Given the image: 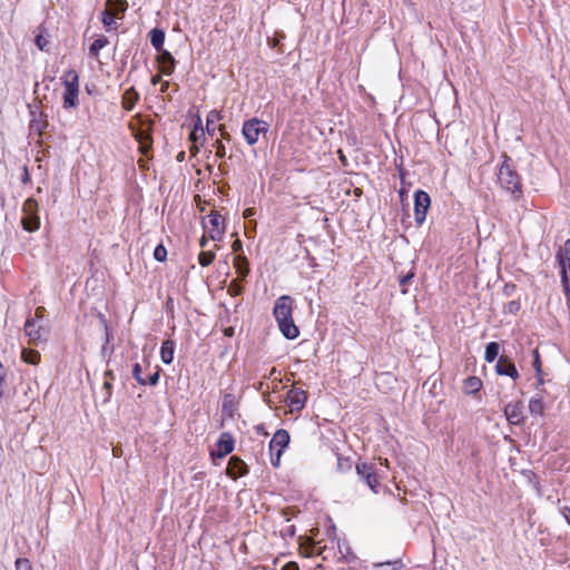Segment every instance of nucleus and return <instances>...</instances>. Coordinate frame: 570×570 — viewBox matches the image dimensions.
<instances>
[{
  "mask_svg": "<svg viewBox=\"0 0 570 570\" xmlns=\"http://www.w3.org/2000/svg\"><path fill=\"white\" fill-rule=\"evenodd\" d=\"M247 473V465L237 456H232L227 465V474L233 479H237Z\"/></svg>",
  "mask_w": 570,
  "mask_h": 570,
  "instance_id": "4468645a",
  "label": "nucleus"
},
{
  "mask_svg": "<svg viewBox=\"0 0 570 570\" xmlns=\"http://www.w3.org/2000/svg\"><path fill=\"white\" fill-rule=\"evenodd\" d=\"M139 99L138 92L134 88H129L122 96V107L126 110H131Z\"/></svg>",
  "mask_w": 570,
  "mask_h": 570,
  "instance_id": "aec40b11",
  "label": "nucleus"
},
{
  "mask_svg": "<svg viewBox=\"0 0 570 570\" xmlns=\"http://www.w3.org/2000/svg\"><path fill=\"white\" fill-rule=\"evenodd\" d=\"M31 115H32V119L30 120V127L31 129H33L35 131L41 134L43 128L46 127V121L41 120V119H37L36 118V112L33 110H31Z\"/></svg>",
  "mask_w": 570,
  "mask_h": 570,
  "instance_id": "72a5a7b5",
  "label": "nucleus"
},
{
  "mask_svg": "<svg viewBox=\"0 0 570 570\" xmlns=\"http://www.w3.org/2000/svg\"><path fill=\"white\" fill-rule=\"evenodd\" d=\"M38 203L29 198L23 204L24 216L21 219L22 226L28 232H35L39 228L40 222L37 216Z\"/></svg>",
  "mask_w": 570,
  "mask_h": 570,
  "instance_id": "39448f33",
  "label": "nucleus"
},
{
  "mask_svg": "<svg viewBox=\"0 0 570 570\" xmlns=\"http://www.w3.org/2000/svg\"><path fill=\"white\" fill-rule=\"evenodd\" d=\"M274 316L277 321L279 331L288 338L294 340L299 335L298 327L293 321V299L288 295H283L275 301Z\"/></svg>",
  "mask_w": 570,
  "mask_h": 570,
  "instance_id": "f257e3e1",
  "label": "nucleus"
},
{
  "mask_svg": "<svg viewBox=\"0 0 570 570\" xmlns=\"http://www.w3.org/2000/svg\"><path fill=\"white\" fill-rule=\"evenodd\" d=\"M24 333L31 342H37L42 338L43 328L33 318H30L26 322Z\"/></svg>",
  "mask_w": 570,
  "mask_h": 570,
  "instance_id": "2eb2a0df",
  "label": "nucleus"
},
{
  "mask_svg": "<svg viewBox=\"0 0 570 570\" xmlns=\"http://www.w3.org/2000/svg\"><path fill=\"white\" fill-rule=\"evenodd\" d=\"M497 372L500 375H507L512 377L513 380L519 377V373L514 366V364L507 360H500L497 364Z\"/></svg>",
  "mask_w": 570,
  "mask_h": 570,
  "instance_id": "f3484780",
  "label": "nucleus"
},
{
  "mask_svg": "<svg viewBox=\"0 0 570 570\" xmlns=\"http://www.w3.org/2000/svg\"><path fill=\"white\" fill-rule=\"evenodd\" d=\"M559 265L561 268V282L563 286V291L566 296H570V286H569V277L567 275V271L570 272V238L566 240L563 247L557 255Z\"/></svg>",
  "mask_w": 570,
  "mask_h": 570,
  "instance_id": "423d86ee",
  "label": "nucleus"
},
{
  "mask_svg": "<svg viewBox=\"0 0 570 570\" xmlns=\"http://www.w3.org/2000/svg\"><path fill=\"white\" fill-rule=\"evenodd\" d=\"M21 358L23 362L37 365L40 362V353L36 350H22Z\"/></svg>",
  "mask_w": 570,
  "mask_h": 570,
  "instance_id": "cd10ccee",
  "label": "nucleus"
},
{
  "mask_svg": "<svg viewBox=\"0 0 570 570\" xmlns=\"http://www.w3.org/2000/svg\"><path fill=\"white\" fill-rule=\"evenodd\" d=\"M234 450V439L229 433H222L217 442L216 455L223 459Z\"/></svg>",
  "mask_w": 570,
  "mask_h": 570,
  "instance_id": "ddd939ff",
  "label": "nucleus"
},
{
  "mask_svg": "<svg viewBox=\"0 0 570 570\" xmlns=\"http://www.w3.org/2000/svg\"><path fill=\"white\" fill-rule=\"evenodd\" d=\"M282 570H298V567L295 562H288Z\"/></svg>",
  "mask_w": 570,
  "mask_h": 570,
  "instance_id": "c03bdc74",
  "label": "nucleus"
},
{
  "mask_svg": "<svg viewBox=\"0 0 570 570\" xmlns=\"http://www.w3.org/2000/svg\"><path fill=\"white\" fill-rule=\"evenodd\" d=\"M36 383L28 381L21 384L20 390H17L16 393H21L26 401H33L37 394L35 389Z\"/></svg>",
  "mask_w": 570,
  "mask_h": 570,
  "instance_id": "4be33fe9",
  "label": "nucleus"
},
{
  "mask_svg": "<svg viewBox=\"0 0 570 570\" xmlns=\"http://www.w3.org/2000/svg\"><path fill=\"white\" fill-rule=\"evenodd\" d=\"M166 257H167V249L165 248V246L164 245L156 246V248L154 250V258L158 262H164V261H166Z\"/></svg>",
  "mask_w": 570,
  "mask_h": 570,
  "instance_id": "f704fd0d",
  "label": "nucleus"
},
{
  "mask_svg": "<svg viewBox=\"0 0 570 570\" xmlns=\"http://www.w3.org/2000/svg\"><path fill=\"white\" fill-rule=\"evenodd\" d=\"M150 42L157 51L163 50V46L165 42V32L160 29H153L150 31Z\"/></svg>",
  "mask_w": 570,
  "mask_h": 570,
  "instance_id": "5701e85b",
  "label": "nucleus"
},
{
  "mask_svg": "<svg viewBox=\"0 0 570 570\" xmlns=\"http://www.w3.org/2000/svg\"><path fill=\"white\" fill-rule=\"evenodd\" d=\"M158 380H159V373L158 372H155L154 374H151L149 376V380H148V383L150 385H156L158 383Z\"/></svg>",
  "mask_w": 570,
  "mask_h": 570,
  "instance_id": "79ce46f5",
  "label": "nucleus"
},
{
  "mask_svg": "<svg viewBox=\"0 0 570 570\" xmlns=\"http://www.w3.org/2000/svg\"><path fill=\"white\" fill-rule=\"evenodd\" d=\"M132 375H134V377L136 379V381L139 384L145 385L147 383V381L141 375V366H140V364L136 363L134 365Z\"/></svg>",
  "mask_w": 570,
  "mask_h": 570,
  "instance_id": "c9c22d12",
  "label": "nucleus"
},
{
  "mask_svg": "<svg viewBox=\"0 0 570 570\" xmlns=\"http://www.w3.org/2000/svg\"><path fill=\"white\" fill-rule=\"evenodd\" d=\"M529 411L534 415H542L544 411V404L541 397H532L529 402Z\"/></svg>",
  "mask_w": 570,
  "mask_h": 570,
  "instance_id": "c756f323",
  "label": "nucleus"
},
{
  "mask_svg": "<svg viewBox=\"0 0 570 570\" xmlns=\"http://www.w3.org/2000/svg\"><path fill=\"white\" fill-rule=\"evenodd\" d=\"M119 6L120 11H126L127 9V1L126 0H107L106 2V9L102 12V23L104 26L109 30L111 26L115 23V19L118 18V16L112 11L114 4ZM121 17H119L120 19Z\"/></svg>",
  "mask_w": 570,
  "mask_h": 570,
  "instance_id": "9b49d317",
  "label": "nucleus"
},
{
  "mask_svg": "<svg viewBox=\"0 0 570 570\" xmlns=\"http://www.w3.org/2000/svg\"><path fill=\"white\" fill-rule=\"evenodd\" d=\"M158 80H159V77H158V76H155V77L153 78V83H156Z\"/></svg>",
  "mask_w": 570,
  "mask_h": 570,
  "instance_id": "13d9d810",
  "label": "nucleus"
},
{
  "mask_svg": "<svg viewBox=\"0 0 570 570\" xmlns=\"http://www.w3.org/2000/svg\"><path fill=\"white\" fill-rule=\"evenodd\" d=\"M215 259V253L212 250L208 252H202L198 255V262L203 267L209 266L213 261Z\"/></svg>",
  "mask_w": 570,
  "mask_h": 570,
  "instance_id": "2f4dec72",
  "label": "nucleus"
},
{
  "mask_svg": "<svg viewBox=\"0 0 570 570\" xmlns=\"http://www.w3.org/2000/svg\"><path fill=\"white\" fill-rule=\"evenodd\" d=\"M381 464H384L385 466H389V462H387L386 459H384V460L381 459Z\"/></svg>",
  "mask_w": 570,
  "mask_h": 570,
  "instance_id": "4d7b16f0",
  "label": "nucleus"
},
{
  "mask_svg": "<svg viewBox=\"0 0 570 570\" xmlns=\"http://www.w3.org/2000/svg\"><path fill=\"white\" fill-rule=\"evenodd\" d=\"M481 387L482 381L476 376H470L463 383V391L466 394H475Z\"/></svg>",
  "mask_w": 570,
  "mask_h": 570,
  "instance_id": "412c9836",
  "label": "nucleus"
},
{
  "mask_svg": "<svg viewBox=\"0 0 570 570\" xmlns=\"http://www.w3.org/2000/svg\"><path fill=\"white\" fill-rule=\"evenodd\" d=\"M219 131L222 132L223 138H228L229 135L225 131V126H219Z\"/></svg>",
  "mask_w": 570,
  "mask_h": 570,
  "instance_id": "3c124183",
  "label": "nucleus"
},
{
  "mask_svg": "<svg viewBox=\"0 0 570 570\" xmlns=\"http://www.w3.org/2000/svg\"><path fill=\"white\" fill-rule=\"evenodd\" d=\"M243 291V287L240 286V284L236 281H233L229 286H228V293L234 295V296H237L242 293Z\"/></svg>",
  "mask_w": 570,
  "mask_h": 570,
  "instance_id": "e433bc0d",
  "label": "nucleus"
},
{
  "mask_svg": "<svg viewBox=\"0 0 570 570\" xmlns=\"http://www.w3.org/2000/svg\"><path fill=\"white\" fill-rule=\"evenodd\" d=\"M562 515L564 517V519L567 520V522L570 524V508L564 507V508L562 509Z\"/></svg>",
  "mask_w": 570,
  "mask_h": 570,
  "instance_id": "37998d69",
  "label": "nucleus"
},
{
  "mask_svg": "<svg viewBox=\"0 0 570 570\" xmlns=\"http://www.w3.org/2000/svg\"><path fill=\"white\" fill-rule=\"evenodd\" d=\"M374 566L376 568L389 567L390 568L389 570H397L400 568V562L399 561H395V562H382V563H376Z\"/></svg>",
  "mask_w": 570,
  "mask_h": 570,
  "instance_id": "ea45409f",
  "label": "nucleus"
},
{
  "mask_svg": "<svg viewBox=\"0 0 570 570\" xmlns=\"http://www.w3.org/2000/svg\"><path fill=\"white\" fill-rule=\"evenodd\" d=\"M243 215H244V218H249V217H252V216H254V215H255V210H254L253 208H246V209L244 210V214H243Z\"/></svg>",
  "mask_w": 570,
  "mask_h": 570,
  "instance_id": "49530a36",
  "label": "nucleus"
},
{
  "mask_svg": "<svg viewBox=\"0 0 570 570\" xmlns=\"http://www.w3.org/2000/svg\"><path fill=\"white\" fill-rule=\"evenodd\" d=\"M216 156L223 158L225 156V146L222 144V141H216Z\"/></svg>",
  "mask_w": 570,
  "mask_h": 570,
  "instance_id": "a19ab883",
  "label": "nucleus"
},
{
  "mask_svg": "<svg viewBox=\"0 0 570 570\" xmlns=\"http://www.w3.org/2000/svg\"><path fill=\"white\" fill-rule=\"evenodd\" d=\"M356 472L363 479L366 484L376 492L377 487L380 485L377 473L373 465L367 463H358L356 465Z\"/></svg>",
  "mask_w": 570,
  "mask_h": 570,
  "instance_id": "9d476101",
  "label": "nucleus"
},
{
  "mask_svg": "<svg viewBox=\"0 0 570 570\" xmlns=\"http://www.w3.org/2000/svg\"><path fill=\"white\" fill-rule=\"evenodd\" d=\"M61 79L65 90H79V76L73 69L67 70Z\"/></svg>",
  "mask_w": 570,
  "mask_h": 570,
  "instance_id": "a211bd4d",
  "label": "nucleus"
},
{
  "mask_svg": "<svg viewBox=\"0 0 570 570\" xmlns=\"http://www.w3.org/2000/svg\"><path fill=\"white\" fill-rule=\"evenodd\" d=\"M222 119V115L219 111L217 110H212L208 112L207 115V119H206V129H207V132L209 135H214L215 134V125L217 121H219Z\"/></svg>",
  "mask_w": 570,
  "mask_h": 570,
  "instance_id": "393cba45",
  "label": "nucleus"
},
{
  "mask_svg": "<svg viewBox=\"0 0 570 570\" xmlns=\"http://www.w3.org/2000/svg\"><path fill=\"white\" fill-rule=\"evenodd\" d=\"M412 277H413V274H407V275L403 276L400 281L401 285L406 284Z\"/></svg>",
  "mask_w": 570,
  "mask_h": 570,
  "instance_id": "de8ad7c7",
  "label": "nucleus"
},
{
  "mask_svg": "<svg viewBox=\"0 0 570 570\" xmlns=\"http://www.w3.org/2000/svg\"><path fill=\"white\" fill-rule=\"evenodd\" d=\"M205 228L213 240H220L225 233L224 218L218 213H210L205 223Z\"/></svg>",
  "mask_w": 570,
  "mask_h": 570,
  "instance_id": "0eeeda50",
  "label": "nucleus"
},
{
  "mask_svg": "<svg viewBox=\"0 0 570 570\" xmlns=\"http://www.w3.org/2000/svg\"><path fill=\"white\" fill-rule=\"evenodd\" d=\"M234 266L240 277H246L249 273L248 261L244 256H237Z\"/></svg>",
  "mask_w": 570,
  "mask_h": 570,
  "instance_id": "bb28decb",
  "label": "nucleus"
},
{
  "mask_svg": "<svg viewBox=\"0 0 570 570\" xmlns=\"http://www.w3.org/2000/svg\"><path fill=\"white\" fill-rule=\"evenodd\" d=\"M199 245L200 247H205L207 245V238L205 236H203L199 240Z\"/></svg>",
  "mask_w": 570,
  "mask_h": 570,
  "instance_id": "864d4df0",
  "label": "nucleus"
},
{
  "mask_svg": "<svg viewBox=\"0 0 570 570\" xmlns=\"http://www.w3.org/2000/svg\"><path fill=\"white\" fill-rule=\"evenodd\" d=\"M109 43L105 36H99L89 47V55L94 58H98L99 51Z\"/></svg>",
  "mask_w": 570,
  "mask_h": 570,
  "instance_id": "b1692460",
  "label": "nucleus"
},
{
  "mask_svg": "<svg viewBox=\"0 0 570 570\" xmlns=\"http://www.w3.org/2000/svg\"><path fill=\"white\" fill-rule=\"evenodd\" d=\"M43 313H45V308L43 307H38L36 309V317H38V318L42 317Z\"/></svg>",
  "mask_w": 570,
  "mask_h": 570,
  "instance_id": "09e8293b",
  "label": "nucleus"
},
{
  "mask_svg": "<svg viewBox=\"0 0 570 570\" xmlns=\"http://www.w3.org/2000/svg\"><path fill=\"white\" fill-rule=\"evenodd\" d=\"M507 420L511 424H520L523 421V405L521 402L508 403L504 407Z\"/></svg>",
  "mask_w": 570,
  "mask_h": 570,
  "instance_id": "f8f14e48",
  "label": "nucleus"
},
{
  "mask_svg": "<svg viewBox=\"0 0 570 570\" xmlns=\"http://www.w3.org/2000/svg\"><path fill=\"white\" fill-rule=\"evenodd\" d=\"M431 199L428 193L423 190H416L414 194V218L415 222L421 225L425 220L428 209L430 207Z\"/></svg>",
  "mask_w": 570,
  "mask_h": 570,
  "instance_id": "6e6552de",
  "label": "nucleus"
},
{
  "mask_svg": "<svg viewBox=\"0 0 570 570\" xmlns=\"http://www.w3.org/2000/svg\"><path fill=\"white\" fill-rule=\"evenodd\" d=\"M174 352H175V343L170 340H166L161 344L160 348V357L161 361L166 364H170L174 360Z\"/></svg>",
  "mask_w": 570,
  "mask_h": 570,
  "instance_id": "6ab92c4d",
  "label": "nucleus"
},
{
  "mask_svg": "<svg viewBox=\"0 0 570 570\" xmlns=\"http://www.w3.org/2000/svg\"><path fill=\"white\" fill-rule=\"evenodd\" d=\"M158 52H159L158 61L160 63L161 72H164L166 75H170L173 72V70H174V65H175L174 57L171 56L170 52H168L165 49H163V50H160Z\"/></svg>",
  "mask_w": 570,
  "mask_h": 570,
  "instance_id": "dca6fc26",
  "label": "nucleus"
},
{
  "mask_svg": "<svg viewBox=\"0 0 570 570\" xmlns=\"http://www.w3.org/2000/svg\"><path fill=\"white\" fill-rule=\"evenodd\" d=\"M269 129V125L258 118H252L244 121L242 127V134L246 140V142L250 146L255 145L259 137L265 136Z\"/></svg>",
  "mask_w": 570,
  "mask_h": 570,
  "instance_id": "7ed1b4c3",
  "label": "nucleus"
},
{
  "mask_svg": "<svg viewBox=\"0 0 570 570\" xmlns=\"http://www.w3.org/2000/svg\"><path fill=\"white\" fill-rule=\"evenodd\" d=\"M232 249L234 252H238L242 249V242L239 239H236L233 245H232Z\"/></svg>",
  "mask_w": 570,
  "mask_h": 570,
  "instance_id": "a18cd8bd",
  "label": "nucleus"
},
{
  "mask_svg": "<svg viewBox=\"0 0 570 570\" xmlns=\"http://www.w3.org/2000/svg\"><path fill=\"white\" fill-rule=\"evenodd\" d=\"M36 45L40 50H47L49 41L42 35H38L36 37Z\"/></svg>",
  "mask_w": 570,
  "mask_h": 570,
  "instance_id": "4c0bfd02",
  "label": "nucleus"
},
{
  "mask_svg": "<svg viewBox=\"0 0 570 570\" xmlns=\"http://www.w3.org/2000/svg\"><path fill=\"white\" fill-rule=\"evenodd\" d=\"M167 87H168V83H165V85L161 87V91H165Z\"/></svg>",
  "mask_w": 570,
  "mask_h": 570,
  "instance_id": "bf43d9fd",
  "label": "nucleus"
},
{
  "mask_svg": "<svg viewBox=\"0 0 570 570\" xmlns=\"http://www.w3.org/2000/svg\"><path fill=\"white\" fill-rule=\"evenodd\" d=\"M79 90H65L63 108H75L78 105Z\"/></svg>",
  "mask_w": 570,
  "mask_h": 570,
  "instance_id": "a878e982",
  "label": "nucleus"
},
{
  "mask_svg": "<svg viewBox=\"0 0 570 570\" xmlns=\"http://www.w3.org/2000/svg\"><path fill=\"white\" fill-rule=\"evenodd\" d=\"M509 309L510 311L518 309V304L514 302L509 303Z\"/></svg>",
  "mask_w": 570,
  "mask_h": 570,
  "instance_id": "6e6d98bb",
  "label": "nucleus"
},
{
  "mask_svg": "<svg viewBox=\"0 0 570 570\" xmlns=\"http://www.w3.org/2000/svg\"><path fill=\"white\" fill-rule=\"evenodd\" d=\"M533 357H534L533 366H534L537 375H538V384L541 385V384H543V380L541 377L542 370H541V361H540V355H539L538 350L533 351Z\"/></svg>",
  "mask_w": 570,
  "mask_h": 570,
  "instance_id": "473e14b6",
  "label": "nucleus"
},
{
  "mask_svg": "<svg viewBox=\"0 0 570 570\" xmlns=\"http://www.w3.org/2000/svg\"><path fill=\"white\" fill-rule=\"evenodd\" d=\"M288 443V432L283 429L276 431V433L274 434L273 439L269 442L271 461L274 466H277L279 464L283 451L287 448Z\"/></svg>",
  "mask_w": 570,
  "mask_h": 570,
  "instance_id": "20e7f679",
  "label": "nucleus"
},
{
  "mask_svg": "<svg viewBox=\"0 0 570 570\" xmlns=\"http://www.w3.org/2000/svg\"><path fill=\"white\" fill-rule=\"evenodd\" d=\"M112 7H114V10H112V11H114L118 17H120L119 14H122V13L125 12V11H120V10H119V6H118V4H116V3H115Z\"/></svg>",
  "mask_w": 570,
  "mask_h": 570,
  "instance_id": "8fccbe9b",
  "label": "nucleus"
},
{
  "mask_svg": "<svg viewBox=\"0 0 570 570\" xmlns=\"http://www.w3.org/2000/svg\"><path fill=\"white\" fill-rule=\"evenodd\" d=\"M498 180L503 189L510 193L514 199L522 196V184L520 176L511 165V158L503 155V161L498 171Z\"/></svg>",
  "mask_w": 570,
  "mask_h": 570,
  "instance_id": "f03ea898",
  "label": "nucleus"
},
{
  "mask_svg": "<svg viewBox=\"0 0 570 570\" xmlns=\"http://www.w3.org/2000/svg\"><path fill=\"white\" fill-rule=\"evenodd\" d=\"M17 570H30V563L27 559H18L16 561Z\"/></svg>",
  "mask_w": 570,
  "mask_h": 570,
  "instance_id": "58836bf2",
  "label": "nucleus"
},
{
  "mask_svg": "<svg viewBox=\"0 0 570 570\" xmlns=\"http://www.w3.org/2000/svg\"><path fill=\"white\" fill-rule=\"evenodd\" d=\"M104 387H105L106 390H108V395H110L111 383H110V382H108V381H106V382L104 383Z\"/></svg>",
  "mask_w": 570,
  "mask_h": 570,
  "instance_id": "5fc2aeb1",
  "label": "nucleus"
},
{
  "mask_svg": "<svg viewBox=\"0 0 570 570\" xmlns=\"http://www.w3.org/2000/svg\"><path fill=\"white\" fill-rule=\"evenodd\" d=\"M197 131H198V128H197V127H195V129H194V130L191 131V134H190V138H191L193 140H196V139H197Z\"/></svg>",
  "mask_w": 570,
  "mask_h": 570,
  "instance_id": "603ef678",
  "label": "nucleus"
},
{
  "mask_svg": "<svg viewBox=\"0 0 570 570\" xmlns=\"http://www.w3.org/2000/svg\"><path fill=\"white\" fill-rule=\"evenodd\" d=\"M500 346L497 342H491L485 347L484 358L492 363L499 355Z\"/></svg>",
  "mask_w": 570,
  "mask_h": 570,
  "instance_id": "c85d7f7f",
  "label": "nucleus"
},
{
  "mask_svg": "<svg viewBox=\"0 0 570 570\" xmlns=\"http://www.w3.org/2000/svg\"><path fill=\"white\" fill-rule=\"evenodd\" d=\"M307 400V394L305 391L296 387H292L285 397V403L289 409L291 413L299 412L304 409Z\"/></svg>",
  "mask_w": 570,
  "mask_h": 570,
  "instance_id": "1a4fd4ad",
  "label": "nucleus"
},
{
  "mask_svg": "<svg viewBox=\"0 0 570 570\" xmlns=\"http://www.w3.org/2000/svg\"><path fill=\"white\" fill-rule=\"evenodd\" d=\"M8 392V373L3 371L2 364L0 363V399L6 396Z\"/></svg>",
  "mask_w": 570,
  "mask_h": 570,
  "instance_id": "7c9ffc66",
  "label": "nucleus"
}]
</instances>
